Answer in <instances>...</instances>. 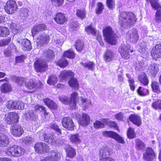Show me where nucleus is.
I'll return each mask as SVG.
<instances>
[{
  "mask_svg": "<svg viewBox=\"0 0 161 161\" xmlns=\"http://www.w3.org/2000/svg\"><path fill=\"white\" fill-rule=\"evenodd\" d=\"M45 104L50 108L55 109L57 108V105L53 101L48 98L44 99Z\"/></svg>",
  "mask_w": 161,
  "mask_h": 161,
  "instance_id": "nucleus-32",
  "label": "nucleus"
},
{
  "mask_svg": "<svg viewBox=\"0 0 161 161\" xmlns=\"http://www.w3.org/2000/svg\"><path fill=\"white\" fill-rule=\"evenodd\" d=\"M11 40V38H7L5 39L1 40V43L2 47L8 45V44L10 42Z\"/></svg>",
  "mask_w": 161,
  "mask_h": 161,
  "instance_id": "nucleus-64",
  "label": "nucleus"
},
{
  "mask_svg": "<svg viewBox=\"0 0 161 161\" xmlns=\"http://www.w3.org/2000/svg\"><path fill=\"white\" fill-rule=\"evenodd\" d=\"M47 29L46 26L43 24L38 25L35 26L32 31V34L34 36L38 33L45 31Z\"/></svg>",
  "mask_w": 161,
  "mask_h": 161,
  "instance_id": "nucleus-21",
  "label": "nucleus"
},
{
  "mask_svg": "<svg viewBox=\"0 0 161 161\" xmlns=\"http://www.w3.org/2000/svg\"><path fill=\"white\" fill-rule=\"evenodd\" d=\"M116 119L122 121L123 120V114L122 112H119L115 115Z\"/></svg>",
  "mask_w": 161,
  "mask_h": 161,
  "instance_id": "nucleus-62",
  "label": "nucleus"
},
{
  "mask_svg": "<svg viewBox=\"0 0 161 161\" xmlns=\"http://www.w3.org/2000/svg\"><path fill=\"white\" fill-rule=\"evenodd\" d=\"M49 36L44 32H40L39 36L37 37L38 43L41 45L47 44V41L49 40Z\"/></svg>",
  "mask_w": 161,
  "mask_h": 161,
  "instance_id": "nucleus-17",
  "label": "nucleus"
},
{
  "mask_svg": "<svg viewBox=\"0 0 161 161\" xmlns=\"http://www.w3.org/2000/svg\"><path fill=\"white\" fill-rule=\"evenodd\" d=\"M40 139L43 140L51 145H55L57 143V138L55 136L51 134H47L44 130H42L37 133Z\"/></svg>",
  "mask_w": 161,
  "mask_h": 161,
  "instance_id": "nucleus-4",
  "label": "nucleus"
},
{
  "mask_svg": "<svg viewBox=\"0 0 161 161\" xmlns=\"http://www.w3.org/2000/svg\"><path fill=\"white\" fill-rule=\"evenodd\" d=\"M114 56L113 52L110 50H108L104 54V59L106 62H110L113 59Z\"/></svg>",
  "mask_w": 161,
  "mask_h": 161,
  "instance_id": "nucleus-28",
  "label": "nucleus"
},
{
  "mask_svg": "<svg viewBox=\"0 0 161 161\" xmlns=\"http://www.w3.org/2000/svg\"><path fill=\"white\" fill-rule=\"evenodd\" d=\"M137 92L141 96H145L148 94L149 91L147 89L140 86L137 90Z\"/></svg>",
  "mask_w": 161,
  "mask_h": 161,
  "instance_id": "nucleus-46",
  "label": "nucleus"
},
{
  "mask_svg": "<svg viewBox=\"0 0 161 161\" xmlns=\"http://www.w3.org/2000/svg\"><path fill=\"white\" fill-rule=\"evenodd\" d=\"M14 25H14L13 27H11V30L14 34H16L17 32H19L20 31L19 27L15 24H14Z\"/></svg>",
  "mask_w": 161,
  "mask_h": 161,
  "instance_id": "nucleus-63",
  "label": "nucleus"
},
{
  "mask_svg": "<svg viewBox=\"0 0 161 161\" xmlns=\"http://www.w3.org/2000/svg\"><path fill=\"white\" fill-rule=\"evenodd\" d=\"M25 85L27 88L30 89H32L36 86V82L32 79H31L29 82L26 83Z\"/></svg>",
  "mask_w": 161,
  "mask_h": 161,
  "instance_id": "nucleus-48",
  "label": "nucleus"
},
{
  "mask_svg": "<svg viewBox=\"0 0 161 161\" xmlns=\"http://www.w3.org/2000/svg\"><path fill=\"white\" fill-rule=\"evenodd\" d=\"M99 155L100 158H109V153L107 149V148L104 147L101 149L99 151Z\"/></svg>",
  "mask_w": 161,
  "mask_h": 161,
  "instance_id": "nucleus-31",
  "label": "nucleus"
},
{
  "mask_svg": "<svg viewBox=\"0 0 161 161\" xmlns=\"http://www.w3.org/2000/svg\"><path fill=\"white\" fill-rule=\"evenodd\" d=\"M155 15V20L157 23L161 22V8L157 9Z\"/></svg>",
  "mask_w": 161,
  "mask_h": 161,
  "instance_id": "nucleus-52",
  "label": "nucleus"
},
{
  "mask_svg": "<svg viewBox=\"0 0 161 161\" xmlns=\"http://www.w3.org/2000/svg\"><path fill=\"white\" fill-rule=\"evenodd\" d=\"M158 66L159 65L157 64L152 63L149 66L147 69L148 72L153 77H155L159 70Z\"/></svg>",
  "mask_w": 161,
  "mask_h": 161,
  "instance_id": "nucleus-16",
  "label": "nucleus"
},
{
  "mask_svg": "<svg viewBox=\"0 0 161 161\" xmlns=\"http://www.w3.org/2000/svg\"><path fill=\"white\" fill-rule=\"evenodd\" d=\"M52 4L56 7H58L62 5L64 0H52Z\"/></svg>",
  "mask_w": 161,
  "mask_h": 161,
  "instance_id": "nucleus-58",
  "label": "nucleus"
},
{
  "mask_svg": "<svg viewBox=\"0 0 161 161\" xmlns=\"http://www.w3.org/2000/svg\"><path fill=\"white\" fill-rule=\"evenodd\" d=\"M1 90L3 93H7L12 91L11 86L8 83H6L3 84L1 87Z\"/></svg>",
  "mask_w": 161,
  "mask_h": 161,
  "instance_id": "nucleus-36",
  "label": "nucleus"
},
{
  "mask_svg": "<svg viewBox=\"0 0 161 161\" xmlns=\"http://www.w3.org/2000/svg\"><path fill=\"white\" fill-rule=\"evenodd\" d=\"M27 119H29L34 120L37 117V116L33 110H29L26 114Z\"/></svg>",
  "mask_w": 161,
  "mask_h": 161,
  "instance_id": "nucleus-49",
  "label": "nucleus"
},
{
  "mask_svg": "<svg viewBox=\"0 0 161 161\" xmlns=\"http://www.w3.org/2000/svg\"><path fill=\"white\" fill-rule=\"evenodd\" d=\"M19 119V117L17 114L10 113L6 117L5 121L7 124H10L18 122Z\"/></svg>",
  "mask_w": 161,
  "mask_h": 161,
  "instance_id": "nucleus-12",
  "label": "nucleus"
},
{
  "mask_svg": "<svg viewBox=\"0 0 161 161\" xmlns=\"http://www.w3.org/2000/svg\"><path fill=\"white\" fill-rule=\"evenodd\" d=\"M102 134L104 136L113 138L118 142L124 144L125 142L124 140L121 136L113 131H103Z\"/></svg>",
  "mask_w": 161,
  "mask_h": 161,
  "instance_id": "nucleus-8",
  "label": "nucleus"
},
{
  "mask_svg": "<svg viewBox=\"0 0 161 161\" xmlns=\"http://www.w3.org/2000/svg\"><path fill=\"white\" fill-rule=\"evenodd\" d=\"M155 157V154L152 149L147 147L146 152L143 154L144 159L147 161H152Z\"/></svg>",
  "mask_w": 161,
  "mask_h": 161,
  "instance_id": "nucleus-13",
  "label": "nucleus"
},
{
  "mask_svg": "<svg viewBox=\"0 0 161 161\" xmlns=\"http://www.w3.org/2000/svg\"><path fill=\"white\" fill-rule=\"evenodd\" d=\"M24 149L17 145H13L8 147L7 153L14 157H19L24 154Z\"/></svg>",
  "mask_w": 161,
  "mask_h": 161,
  "instance_id": "nucleus-5",
  "label": "nucleus"
},
{
  "mask_svg": "<svg viewBox=\"0 0 161 161\" xmlns=\"http://www.w3.org/2000/svg\"><path fill=\"white\" fill-rule=\"evenodd\" d=\"M159 83L154 81H152L151 83V87L153 91L155 93H159L161 91Z\"/></svg>",
  "mask_w": 161,
  "mask_h": 161,
  "instance_id": "nucleus-35",
  "label": "nucleus"
},
{
  "mask_svg": "<svg viewBox=\"0 0 161 161\" xmlns=\"http://www.w3.org/2000/svg\"><path fill=\"white\" fill-rule=\"evenodd\" d=\"M69 139L72 143L75 144H80L81 141L80 136L77 134L71 135Z\"/></svg>",
  "mask_w": 161,
  "mask_h": 161,
  "instance_id": "nucleus-34",
  "label": "nucleus"
},
{
  "mask_svg": "<svg viewBox=\"0 0 161 161\" xmlns=\"http://www.w3.org/2000/svg\"><path fill=\"white\" fill-rule=\"evenodd\" d=\"M49 126L51 128L55 130L58 135L61 134V129H60L59 126L55 123L53 122L50 124Z\"/></svg>",
  "mask_w": 161,
  "mask_h": 161,
  "instance_id": "nucleus-43",
  "label": "nucleus"
},
{
  "mask_svg": "<svg viewBox=\"0 0 161 161\" xmlns=\"http://www.w3.org/2000/svg\"><path fill=\"white\" fill-rule=\"evenodd\" d=\"M25 58V57L23 55L17 56L16 57V62L17 63H22L24 62V59Z\"/></svg>",
  "mask_w": 161,
  "mask_h": 161,
  "instance_id": "nucleus-61",
  "label": "nucleus"
},
{
  "mask_svg": "<svg viewBox=\"0 0 161 161\" xmlns=\"http://www.w3.org/2000/svg\"><path fill=\"white\" fill-rule=\"evenodd\" d=\"M72 77L69 79L68 81L69 86L75 90H78L79 86V83L78 80Z\"/></svg>",
  "mask_w": 161,
  "mask_h": 161,
  "instance_id": "nucleus-26",
  "label": "nucleus"
},
{
  "mask_svg": "<svg viewBox=\"0 0 161 161\" xmlns=\"http://www.w3.org/2000/svg\"><path fill=\"white\" fill-rule=\"evenodd\" d=\"M136 143L135 148L137 150H143L145 147L144 143L139 139H136L135 140Z\"/></svg>",
  "mask_w": 161,
  "mask_h": 161,
  "instance_id": "nucleus-30",
  "label": "nucleus"
},
{
  "mask_svg": "<svg viewBox=\"0 0 161 161\" xmlns=\"http://www.w3.org/2000/svg\"><path fill=\"white\" fill-rule=\"evenodd\" d=\"M126 39L130 42L136 43L139 38L137 30L135 29H132L128 31L126 35Z\"/></svg>",
  "mask_w": 161,
  "mask_h": 161,
  "instance_id": "nucleus-9",
  "label": "nucleus"
},
{
  "mask_svg": "<svg viewBox=\"0 0 161 161\" xmlns=\"http://www.w3.org/2000/svg\"><path fill=\"white\" fill-rule=\"evenodd\" d=\"M12 134L15 136H19L24 133V130L21 126L17 125L12 126L11 128Z\"/></svg>",
  "mask_w": 161,
  "mask_h": 161,
  "instance_id": "nucleus-15",
  "label": "nucleus"
},
{
  "mask_svg": "<svg viewBox=\"0 0 161 161\" xmlns=\"http://www.w3.org/2000/svg\"><path fill=\"white\" fill-rule=\"evenodd\" d=\"M130 46L129 45L122 44L119 48V51L122 58L126 59H128L130 57L129 50Z\"/></svg>",
  "mask_w": 161,
  "mask_h": 161,
  "instance_id": "nucleus-7",
  "label": "nucleus"
},
{
  "mask_svg": "<svg viewBox=\"0 0 161 161\" xmlns=\"http://www.w3.org/2000/svg\"><path fill=\"white\" fill-rule=\"evenodd\" d=\"M14 104H15L14 103L13 104V101H10L7 102V107L8 109H17L21 108V107L14 106Z\"/></svg>",
  "mask_w": 161,
  "mask_h": 161,
  "instance_id": "nucleus-53",
  "label": "nucleus"
},
{
  "mask_svg": "<svg viewBox=\"0 0 161 161\" xmlns=\"http://www.w3.org/2000/svg\"><path fill=\"white\" fill-rule=\"evenodd\" d=\"M58 78L56 75H53L49 77L47 83L50 85H54L56 83Z\"/></svg>",
  "mask_w": 161,
  "mask_h": 161,
  "instance_id": "nucleus-44",
  "label": "nucleus"
},
{
  "mask_svg": "<svg viewBox=\"0 0 161 161\" xmlns=\"http://www.w3.org/2000/svg\"><path fill=\"white\" fill-rule=\"evenodd\" d=\"M29 10L26 8L23 9L19 11L20 16L22 19H25L29 16Z\"/></svg>",
  "mask_w": 161,
  "mask_h": 161,
  "instance_id": "nucleus-38",
  "label": "nucleus"
},
{
  "mask_svg": "<svg viewBox=\"0 0 161 161\" xmlns=\"http://www.w3.org/2000/svg\"><path fill=\"white\" fill-rule=\"evenodd\" d=\"M68 62L64 56H62L57 62V64L61 68H64L68 64Z\"/></svg>",
  "mask_w": 161,
  "mask_h": 161,
  "instance_id": "nucleus-37",
  "label": "nucleus"
},
{
  "mask_svg": "<svg viewBox=\"0 0 161 161\" xmlns=\"http://www.w3.org/2000/svg\"><path fill=\"white\" fill-rule=\"evenodd\" d=\"M149 2L153 8L155 10L159 8H161V6L158 3V0H147Z\"/></svg>",
  "mask_w": 161,
  "mask_h": 161,
  "instance_id": "nucleus-42",
  "label": "nucleus"
},
{
  "mask_svg": "<svg viewBox=\"0 0 161 161\" xmlns=\"http://www.w3.org/2000/svg\"><path fill=\"white\" fill-rule=\"evenodd\" d=\"M9 31L8 29L2 26L0 27V36L1 37L6 36L9 35Z\"/></svg>",
  "mask_w": 161,
  "mask_h": 161,
  "instance_id": "nucleus-47",
  "label": "nucleus"
},
{
  "mask_svg": "<svg viewBox=\"0 0 161 161\" xmlns=\"http://www.w3.org/2000/svg\"><path fill=\"white\" fill-rule=\"evenodd\" d=\"M138 80L144 85H147L149 82L147 78L146 74L144 72H142L139 75Z\"/></svg>",
  "mask_w": 161,
  "mask_h": 161,
  "instance_id": "nucleus-29",
  "label": "nucleus"
},
{
  "mask_svg": "<svg viewBox=\"0 0 161 161\" xmlns=\"http://www.w3.org/2000/svg\"><path fill=\"white\" fill-rule=\"evenodd\" d=\"M34 147L36 151L39 153H47L49 150V147L42 142L37 143L36 144Z\"/></svg>",
  "mask_w": 161,
  "mask_h": 161,
  "instance_id": "nucleus-10",
  "label": "nucleus"
},
{
  "mask_svg": "<svg viewBox=\"0 0 161 161\" xmlns=\"http://www.w3.org/2000/svg\"><path fill=\"white\" fill-rule=\"evenodd\" d=\"M104 124L100 121L97 120L94 123V126L96 128H102L104 127Z\"/></svg>",
  "mask_w": 161,
  "mask_h": 161,
  "instance_id": "nucleus-57",
  "label": "nucleus"
},
{
  "mask_svg": "<svg viewBox=\"0 0 161 161\" xmlns=\"http://www.w3.org/2000/svg\"><path fill=\"white\" fill-rule=\"evenodd\" d=\"M105 39L108 43L114 45L116 43V35L111 27L108 26L103 30Z\"/></svg>",
  "mask_w": 161,
  "mask_h": 161,
  "instance_id": "nucleus-3",
  "label": "nucleus"
},
{
  "mask_svg": "<svg viewBox=\"0 0 161 161\" xmlns=\"http://www.w3.org/2000/svg\"><path fill=\"white\" fill-rule=\"evenodd\" d=\"M63 126L69 130H72L74 127V125L72 119L70 117L64 118L62 119Z\"/></svg>",
  "mask_w": 161,
  "mask_h": 161,
  "instance_id": "nucleus-11",
  "label": "nucleus"
},
{
  "mask_svg": "<svg viewBox=\"0 0 161 161\" xmlns=\"http://www.w3.org/2000/svg\"><path fill=\"white\" fill-rule=\"evenodd\" d=\"M106 4L109 8L113 9L114 8L115 1L114 0H107Z\"/></svg>",
  "mask_w": 161,
  "mask_h": 161,
  "instance_id": "nucleus-56",
  "label": "nucleus"
},
{
  "mask_svg": "<svg viewBox=\"0 0 161 161\" xmlns=\"http://www.w3.org/2000/svg\"><path fill=\"white\" fill-rule=\"evenodd\" d=\"M66 151L68 157L72 158L75 156L76 153L75 150L70 146H69L66 148Z\"/></svg>",
  "mask_w": 161,
  "mask_h": 161,
  "instance_id": "nucleus-33",
  "label": "nucleus"
},
{
  "mask_svg": "<svg viewBox=\"0 0 161 161\" xmlns=\"http://www.w3.org/2000/svg\"><path fill=\"white\" fill-rule=\"evenodd\" d=\"M129 119L131 122L138 126H139L141 125V117L138 115L131 114L129 116Z\"/></svg>",
  "mask_w": 161,
  "mask_h": 161,
  "instance_id": "nucleus-23",
  "label": "nucleus"
},
{
  "mask_svg": "<svg viewBox=\"0 0 161 161\" xmlns=\"http://www.w3.org/2000/svg\"><path fill=\"white\" fill-rule=\"evenodd\" d=\"M58 154L54 151H51L49 156L47 157L41 161H57Z\"/></svg>",
  "mask_w": 161,
  "mask_h": 161,
  "instance_id": "nucleus-27",
  "label": "nucleus"
},
{
  "mask_svg": "<svg viewBox=\"0 0 161 161\" xmlns=\"http://www.w3.org/2000/svg\"><path fill=\"white\" fill-rule=\"evenodd\" d=\"M128 137L130 139H133L136 137V134L133 128H130L127 132Z\"/></svg>",
  "mask_w": 161,
  "mask_h": 161,
  "instance_id": "nucleus-54",
  "label": "nucleus"
},
{
  "mask_svg": "<svg viewBox=\"0 0 161 161\" xmlns=\"http://www.w3.org/2000/svg\"><path fill=\"white\" fill-rule=\"evenodd\" d=\"M97 8L96 9V12L97 14H99L103 9V6L102 3H99L97 4Z\"/></svg>",
  "mask_w": 161,
  "mask_h": 161,
  "instance_id": "nucleus-59",
  "label": "nucleus"
},
{
  "mask_svg": "<svg viewBox=\"0 0 161 161\" xmlns=\"http://www.w3.org/2000/svg\"><path fill=\"white\" fill-rule=\"evenodd\" d=\"M84 44L80 40H78L75 43V48L76 50L81 52L84 48Z\"/></svg>",
  "mask_w": 161,
  "mask_h": 161,
  "instance_id": "nucleus-41",
  "label": "nucleus"
},
{
  "mask_svg": "<svg viewBox=\"0 0 161 161\" xmlns=\"http://www.w3.org/2000/svg\"><path fill=\"white\" fill-rule=\"evenodd\" d=\"M137 20L135 15L131 12L122 11L119 16L118 24L124 29H129L134 25Z\"/></svg>",
  "mask_w": 161,
  "mask_h": 161,
  "instance_id": "nucleus-1",
  "label": "nucleus"
},
{
  "mask_svg": "<svg viewBox=\"0 0 161 161\" xmlns=\"http://www.w3.org/2000/svg\"><path fill=\"white\" fill-rule=\"evenodd\" d=\"M55 21L58 24L62 25L67 21V18L64 14L60 13H58L54 18Z\"/></svg>",
  "mask_w": 161,
  "mask_h": 161,
  "instance_id": "nucleus-20",
  "label": "nucleus"
},
{
  "mask_svg": "<svg viewBox=\"0 0 161 161\" xmlns=\"http://www.w3.org/2000/svg\"><path fill=\"white\" fill-rule=\"evenodd\" d=\"M16 82L19 85L21 86L25 82V79L24 78L18 77H16Z\"/></svg>",
  "mask_w": 161,
  "mask_h": 161,
  "instance_id": "nucleus-60",
  "label": "nucleus"
},
{
  "mask_svg": "<svg viewBox=\"0 0 161 161\" xmlns=\"http://www.w3.org/2000/svg\"><path fill=\"white\" fill-rule=\"evenodd\" d=\"M80 64L83 67L86 68L90 70H93L94 69L95 64L93 62H89L87 63L81 62Z\"/></svg>",
  "mask_w": 161,
  "mask_h": 161,
  "instance_id": "nucleus-40",
  "label": "nucleus"
},
{
  "mask_svg": "<svg viewBox=\"0 0 161 161\" xmlns=\"http://www.w3.org/2000/svg\"><path fill=\"white\" fill-rule=\"evenodd\" d=\"M78 94L76 92H74L71 94V97L69 100V105L72 109L75 108L76 104V100Z\"/></svg>",
  "mask_w": 161,
  "mask_h": 161,
  "instance_id": "nucleus-24",
  "label": "nucleus"
},
{
  "mask_svg": "<svg viewBox=\"0 0 161 161\" xmlns=\"http://www.w3.org/2000/svg\"><path fill=\"white\" fill-rule=\"evenodd\" d=\"M59 100L63 103L66 104H69V98L65 96H62L59 97Z\"/></svg>",
  "mask_w": 161,
  "mask_h": 161,
  "instance_id": "nucleus-55",
  "label": "nucleus"
},
{
  "mask_svg": "<svg viewBox=\"0 0 161 161\" xmlns=\"http://www.w3.org/2000/svg\"><path fill=\"white\" fill-rule=\"evenodd\" d=\"M86 31L88 34H91L94 36H96V31L95 29L92 26H89L85 28Z\"/></svg>",
  "mask_w": 161,
  "mask_h": 161,
  "instance_id": "nucleus-51",
  "label": "nucleus"
},
{
  "mask_svg": "<svg viewBox=\"0 0 161 161\" xmlns=\"http://www.w3.org/2000/svg\"><path fill=\"white\" fill-rule=\"evenodd\" d=\"M21 44V48L24 51H30L32 49L31 42L26 39H24L19 42Z\"/></svg>",
  "mask_w": 161,
  "mask_h": 161,
  "instance_id": "nucleus-19",
  "label": "nucleus"
},
{
  "mask_svg": "<svg viewBox=\"0 0 161 161\" xmlns=\"http://www.w3.org/2000/svg\"><path fill=\"white\" fill-rule=\"evenodd\" d=\"M4 9L7 13L12 14L17 11L18 6L15 1L10 0L6 3L4 7Z\"/></svg>",
  "mask_w": 161,
  "mask_h": 161,
  "instance_id": "nucleus-6",
  "label": "nucleus"
},
{
  "mask_svg": "<svg viewBox=\"0 0 161 161\" xmlns=\"http://www.w3.org/2000/svg\"><path fill=\"white\" fill-rule=\"evenodd\" d=\"M90 120V116L86 114L83 113L81 117L79 119V122L80 125L86 126L89 124Z\"/></svg>",
  "mask_w": 161,
  "mask_h": 161,
  "instance_id": "nucleus-18",
  "label": "nucleus"
},
{
  "mask_svg": "<svg viewBox=\"0 0 161 161\" xmlns=\"http://www.w3.org/2000/svg\"><path fill=\"white\" fill-rule=\"evenodd\" d=\"M43 60L38 59L34 63L35 68L36 72H44L47 67L46 62L53 61L55 58V53L52 50H49L44 51Z\"/></svg>",
  "mask_w": 161,
  "mask_h": 161,
  "instance_id": "nucleus-2",
  "label": "nucleus"
},
{
  "mask_svg": "<svg viewBox=\"0 0 161 161\" xmlns=\"http://www.w3.org/2000/svg\"><path fill=\"white\" fill-rule=\"evenodd\" d=\"M74 76V73L71 70L64 71L61 72L59 77L61 79L66 80L70 79L71 77Z\"/></svg>",
  "mask_w": 161,
  "mask_h": 161,
  "instance_id": "nucleus-22",
  "label": "nucleus"
},
{
  "mask_svg": "<svg viewBox=\"0 0 161 161\" xmlns=\"http://www.w3.org/2000/svg\"><path fill=\"white\" fill-rule=\"evenodd\" d=\"M75 56V53L72 50H69L68 51H65L64 53L63 56H64V58L66 57L67 58L73 59L74 58Z\"/></svg>",
  "mask_w": 161,
  "mask_h": 161,
  "instance_id": "nucleus-39",
  "label": "nucleus"
},
{
  "mask_svg": "<svg viewBox=\"0 0 161 161\" xmlns=\"http://www.w3.org/2000/svg\"><path fill=\"white\" fill-rule=\"evenodd\" d=\"M152 107L155 110H161V99L156 100L153 102L152 103Z\"/></svg>",
  "mask_w": 161,
  "mask_h": 161,
  "instance_id": "nucleus-45",
  "label": "nucleus"
},
{
  "mask_svg": "<svg viewBox=\"0 0 161 161\" xmlns=\"http://www.w3.org/2000/svg\"><path fill=\"white\" fill-rule=\"evenodd\" d=\"M151 54L153 58L155 60L160 58L161 53V43L157 45L151 51Z\"/></svg>",
  "mask_w": 161,
  "mask_h": 161,
  "instance_id": "nucleus-14",
  "label": "nucleus"
},
{
  "mask_svg": "<svg viewBox=\"0 0 161 161\" xmlns=\"http://www.w3.org/2000/svg\"><path fill=\"white\" fill-rule=\"evenodd\" d=\"M76 14L78 17L82 19L85 18L86 13L84 9H78L77 10Z\"/></svg>",
  "mask_w": 161,
  "mask_h": 161,
  "instance_id": "nucleus-50",
  "label": "nucleus"
},
{
  "mask_svg": "<svg viewBox=\"0 0 161 161\" xmlns=\"http://www.w3.org/2000/svg\"><path fill=\"white\" fill-rule=\"evenodd\" d=\"M9 141L6 135L0 133V147H6L9 144Z\"/></svg>",
  "mask_w": 161,
  "mask_h": 161,
  "instance_id": "nucleus-25",
  "label": "nucleus"
}]
</instances>
